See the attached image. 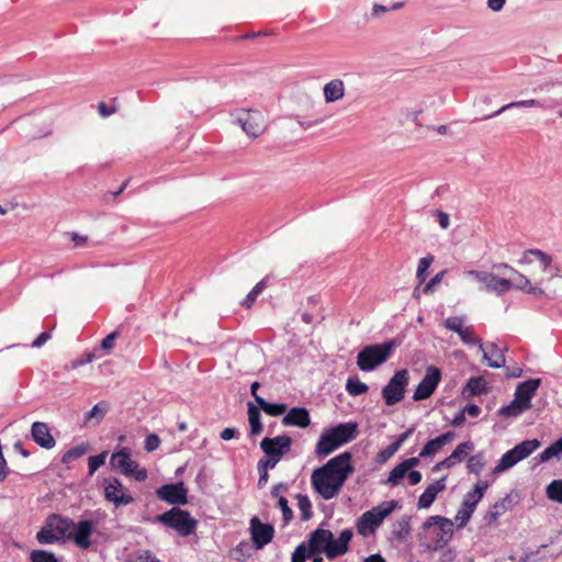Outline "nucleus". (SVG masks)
Returning a JSON list of instances; mask_svg holds the SVG:
<instances>
[{
  "label": "nucleus",
  "instance_id": "obj_48",
  "mask_svg": "<svg viewBox=\"0 0 562 562\" xmlns=\"http://www.w3.org/2000/svg\"><path fill=\"white\" fill-rule=\"evenodd\" d=\"M281 459L279 458H274L272 456H265L263 458H261L258 463H257V469L258 470H265V471H269V469H273L278 462L280 461Z\"/></svg>",
  "mask_w": 562,
  "mask_h": 562
},
{
  "label": "nucleus",
  "instance_id": "obj_43",
  "mask_svg": "<svg viewBox=\"0 0 562 562\" xmlns=\"http://www.w3.org/2000/svg\"><path fill=\"white\" fill-rule=\"evenodd\" d=\"M87 451H88V448L86 446H83V445L76 446V447L71 448L70 450H68L63 456V462H69V461L79 459L80 457L86 454Z\"/></svg>",
  "mask_w": 562,
  "mask_h": 562
},
{
  "label": "nucleus",
  "instance_id": "obj_49",
  "mask_svg": "<svg viewBox=\"0 0 562 562\" xmlns=\"http://www.w3.org/2000/svg\"><path fill=\"white\" fill-rule=\"evenodd\" d=\"M472 514H473L472 509H468L462 506V508L459 509L456 515V521L458 522V528H463L470 520Z\"/></svg>",
  "mask_w": 562,
  "mask_h": 562
},
{
  "label": "nucleus",
  "instance_id": "obj_12",
  "mask_svg": "<svg viewBox=\"0 0 562 562\" xmlns=\"http://www.w3.org/2000/svg\"><path fill=\"white\" fill-rule=\"evenodd\" d=\"M409 375L406 369L398 370L382 390V397L387 406L395 405L404 397Z\"/></svg>",
  "mask_w": 562,
  "mask_h": 562
},
{
  "label": "nucleus",
  "instance_id": "obj_11",
  "mask_svg": "<svg viewBox=\"0 0 562 562\" xmlns=\"http://www.w3.org/2000/svg\"><path fill=\"white\" fill-rule=\"evenodd\" d=\"M110 464L125 476L133 477L138 482H143L147 479V470L140 468L139 464L131 458V453L126 448L114 452L111 456Z\"/></svg>",
  "mask_w": 562,
  "mask_h": 562
},
{
  "label": "nucleus",
  "instance_id": "obj_10",
  "mask_svg": "<svg viewBox=\"0 0 562 562\" xmlns=\"http://www.w3.org/2000/svg\"><path fill=\"white\" fill-rule=\"evenodd\" d=\"M234 122L251 138H257L267 128L265 116L257 110H237L234 114Z\"/></svg>",
  "mask_w": 562,
  "mask_h": 562
},
{
  "label": "nucleus",
  "instance_id": "obj_34",
  "mask_svg": "<svg viewBox=\"0 0 562 562\" xmlns=\"http://www.w3.org/2000/svg\"><path fill=\"white\" fill-rule=\"evenodd\" d=\"M109 405L106 402H100L95 404L86 416V422L95 419L94 424H99L108 412Z\"/></svg>",
  "mask_w": 562,
  "mask_h": 562
},
{
  "label": "nucleus",
  "instance_id": "obj_58",
  "mask_svg": "<svg viewBox=\"0 0 562 562\" xmlns=\"http://www.w3.org/2000/svg\"><path fill=\"white\" fill-rule=\"evenodd\" d=\"M70 238L74 241V247H83L88 240L87 236H81L77 233H71Z\"/></svg>",
  "mask_w": 562,
  "mask_h": 562
},
{
  "label": "nucleus",
  "instance_id": "obj_27",
  "mask_svg": "<svg viewBox=\"0 0 562 562\" xmlns=\"http://www.w3.org/2000/svg\"><path fill=\"white\" fill-rule=\"evenodd\" d=\"M345 91L346 87L341 79H331L323 88L324 100L326 103L337 102L345 97Z\"/></svg>",
  "mask_w": 562,
  "mask_h": 562
},
{
  "label": "nucleus",
  "instance_id": "obj_57",
  "mask_svg": "<svg viewBox=\"0 0 562 562\" xmlns=\"http://www.w3.org/2000/svg\"><path fill=\"white\" fill-rule=\"evenodd\" d=\"M487 486L488 484L486 481H480L472 491V494H474L479 499H482Z\"/></svg>",
  "mask_w": 562,
  "mask_h": 562
},
{
  "label": "nucleus",
  "instance_id": "obj_4",
  "mask_svg": "<svg viewBox=\"0 0 562 562\" xmlns=\"http://www.w3.org/2000/svg\"><path fill=\"white\" fill-rule=\"evenodd\" d=\"M357 424L344 423L324 431L316 445L315 452L318 457H326L340 446L355 439Z\"/></svg>",
  "mask_w": 562,
  "mask_h": 562
},
{
  "label": "nucleus",
  "instance_id": "obj_18",
  "mask_svg": "<svg viewBox=\"0 0 562 562\" xmlns=\"http://www.w3.org/2000/svg\"><path fill=\"white\" fill-rule=\"evenodd\" d=\"M514 401L499 408L498 414L504 417L517 416L527 409V381L518 384Z\"/></svg>",
  "mask_w": 562,
  "mask_h": 562
},
{
  "label": "nucleus",
  "instance_id": "obj_59",
  "mask_svg": "<svg viewBox=\"0 0 562 562\" xmlns=\"http://www.w3.org/2000/svg\"><path fill=\"white\" fill-rule=\"evenodd\" d=\"M407 476L411 485H416L422 481V473L417 470L408 471Z\"/></svg>",
  "mask_w": 562,
  "mask_h": 562
},
{
  "label": "nucleus",
  "instance_id": "obj_46",
  "mask_svg": "<svg viewBox=\"0 0 562 562\" xmlns=\"http://www.w3.org/2000/svg\"><path fill=\"white\" fill-rule=\"evenodd\" d=\"M116 102H117L116 98L113 99L114 104H112V105H108L105 102H99L98 103V113L102 117H108V116L116 113L119 111V105L116 104Z\"/></svg>",
  "mask_w": 562,
  "mask_h": 562
},
{
  "label": "nucleus",
  "instance_id": "obj_14",
  "mask_svg": "<svg viewBox=\"0 0 562 562\" xmlns=\"http://www.w3.org/2000/svg\"><path fill=\"white\" fill-rule=\"evenodd\" d=\"M440 380L441 371L435 366L427 367L425 376L418 383L413 394V400L417 402L429 398L437 389Z\"/></svg>",
  "mask_w": 562,
  "mask_h": 562
},
{
  "label": "nucleus",
  "instance_id": "obj_50",
  "mask_svg": "<svg viewBox=\"0 0 562 562\" xmlns=\"http://www.w3.org/2000/svg\"><path fill=\"white\" fill-rule=\"evenodd\" d=\"M120 336L119 330H114L110 333L105 338L101 341V347L106 350L108 352L111 351L114 348L115 339Z\"/></svg>",
  "mask_w": 562,
  "mask_h": 562
},
{
  "label": "nucleus",
  "instance_id": "obj_60",
  "mask_svg": "<svg viewBox=\"0 0 562 562\" xmlns=\"http://www.w3.org/2000/svg\"><path fill=\"white\" fill-rule=\"evenodd\" d=\"M288 491V485L285 483L276 484L271 490V495L279 499L282 496L280 493H284Z\"/></svg>",
  "mask_w": 562,
  "mask_h": 562
},
{
  "label": "nucleus",
  "instance_id": "obj_29",
  "mask_svg": "<svg viewBox=\"0 0 562 562\" xmlns=\"http://www.w3.org/2000/svg\"><path fill=\"white\" fill-rule=\"evenodd\" d=\"M248 420L250 425V435L258 436L262 431V424L260 422V407L248 403Z\"/></svg>",
  "mask_w": 562,
  "mask_h": 562
},
{
  "label": "nucleus",
  "instance_id": "obj_16",
  "mask_svg": "<svg viewBox=\"0 0 562 562\" xmlns=\"http://www.w3.org/2000/svg\"><path fill=\"white\" fill-rule=\"evenodd\" d=\"M250 533L254 546L261 549L270 543L274 536V528L270 524H263L258 517L250 519Z\"/></svg>",
  "mask_w": 562,
  "mask_h": 562
},
{
  "label": "nucleus",
  "instance_id": "obj_47",
  "mask_svg": "<svg viewBox=\"0 0 562 562\" xmlns=\"http://www.w3.org/2000/svg\"><path fill=\"white\" fill-rule=\"evenodd\" d=\"M467 386L474 395L481 394L485 391V382L482 378L470 379Z\"/></svg>",
  "mask_w": 562,
  "mask_h": 562
},
{
  "label": "nucleus",
  "instance_id": "obj_6",
  "mask_svg": "<svg viewBox=\"0 0 562 562\" xmlns=\"http://www.w3.org/2000/svg\"><path fill=\"white\" fill-rule=\"evenodd\" d=\"M396 507V501H389L364 512L357 520V532L363 537L373 535L382 521L391 515Z\"/></svg>",
  "mask_w": 562,
  "mask_h": 562
},
{
  "label": "nucleus",
  "instance_id": "obj_55",
  "mask_svg": "<svg viewBox=\"0 0 562 562\" xmlns=\"http://www.w3.org/2000/svg\"><path fill=\"white\" fill-rule=\"evenodd\" d=\"M481 499H479L477 497H475L474 494H472V492H469L464 499H463V503H462V506L468 508V509H472V512H474L477 503L480 502Z\"/></svg>",
  "mask_w": 562,
  "mask_h": 562
},
{
  "label": "nucleus",
  "instance_id": "obj_24",
  "mask_svg": "<svg viewBox=\"0 0 562 562\" xmlns=\"http://www.w3.org/2000/svg\"><path fill=\"white\" fill-rule=\"evenodd\" d=\"M446 480L447 476H442L441 479L437 480L435 483H431L426 487L424 493L418 498L417 505L419 508H429L432 505L437 495L440 492L445 491Z\"/></svg>",
  "mask_w": 562,
  "mask_h": 562
},
{
  "label": "nucleus",
  "instance_id": "obj_35",
  "mask_svg": "<svg viewBox=\"0 0 562 562\" xmlns=\"http://www.w3.org/2000/svg\"><path fill=\"white\" fill-rule=\"evenodd\" d=\"M297 508L301 512V519L303 521L310 520L313 512H312V503L308 498V496L303 494H297Z\"/></svg>",
  "mask_w": 562,
  "mask_h": 562
},
{
  "label": "nucleus",
  "instance_id": "obj_17",
  "mask_svg": "<svg viewBox=\"0 0 562 562\" xmlns=\"http://www.w3.org/2000/svg\"><path fill=\"white\" fill-rule=\"evenodd\" d=\"M156 494L158 498L169 504L186 505L188 503V491L182 482L165 484L156 491Z\"/></svg>",
  "mask_w": 562,
  "mask_h": 562
},
{
  "label": "nucleus",
  "instance_id": "obj_45",
  "mask_svg": "<svg viewBox=\"0 0 562 562\" xmlns=\"http://www.w3.org/2000/svg\"><path fill=\"white\" fill-rule=\"evenodd\" d=\"M406 469L402 463H400L390 472L387 482L392 485H396L406 475Z\"/></svg>",
  "mask_w": 562,
  "mask_h": 562
},
{
  "label": "nucleus",
  "instance_id": "obj_44",
  "mask_svg": "<svg viewBox=\"0 0 562 562\" xmlns=\"http://www.w3.org/2000/svg\"><path fill=\"white\" fill-rule=\"evenodd\" d=\"M432 261H434V256H427V257L419 259L416 277L420 283L425 281V272L430 267Z\"/></svg>",
  "mask_w": 562,
  "mask_h": 562
},
{
  "label": "nucleus",
  "instance_id": "obj_62",
  "mask_svg": "<svg viewBox=\"0 0 562 562\" xmlns=\"http://www.w3.org/2000/svg\"><path fill=\"white\" fill-rule=\"evenodd\" d=\"M419 458L420 457H412L402 462L406 471H411L413 468L417 467L419 464Z\"/></svg>",
  "mask_w": 562,
  "mask_h": 562
},
{
  "label": "nucleus",
  "instance_id": "obj_39",
  "mask_svg": "<svg viewBox=\"0 0 562 562\" xmlns=\"http://www.w3.org/2000/svg\"><path fill=\"white\" fill-rule=\"evenodd\" d=\"M31 562H58L53 552L45 550H33L30 554Z\"/></svg>",
  "mask_w": 562,
  "mask_h": 562
},
{
  "label": "nucleus",
  "instance_id": "obj_22",
  "mask_svg": "<svg viewBox=\"0 0 562 562\" xmlns=\"http://www.w3.org/2000/svg\"><path fill=\"white\" fill-rule=\"evenodd\" d=\"M32 439L44 449H52L56 445V440L50 434V429L46 423L35 422L31 427Z\"/></svg>",
  "mask_w": 562,
  "mask_h": 562
},
{
  "label": "nucleus",
  "instance_id": "obj_37",
  "mask_svg": "<svg viewBox=\"0 0 562 562\" xmlns=\"http://www.w3.org/2000/svg\"><path fill=\"white\" fill-rule=\"evenodd\" d=\"M266 286H267L266 279H262L261 281H259L252 288V290L247 294V296L243 301V305L246 306L247 308L251 307L252 304L256 302L258 295L266 289Z\"/></svg>",
  "mask_w": 562,
  "mask_h": 562
},
{
  "label": "nucleus",
  "instance_id": "obj_15",
  "mask_svg": "<svg viewBox=\"0 0 562 562\" xmlns=\"http://www.w3.org/2000/svg\"><path fill=\"white\" fill-rule=\"evenodd\" d=\"M292 439L286 435L273 438L266 437L260 442V448L267 456L281 459L291 450Z\"/></svg>",
  "mask_w": 562,
  "mask_h": 562
},
{
  "label": "nucleus",
  "instance_id": "obj_38",
  "mask_svg": "<svg viewBox=\"0 0 562 562\" xmlns=\"http://www.w3.org/2000/svg\"><path fill=\"white\" fill-rule=\"evenodd\" d=\"M458 335L465 345H477L480 347V344H482L481 338L475 336L473 326H465Z\"/></svg>",
  "mask_w": 562,
  "mask_h": 562
},
{
  "label": "nucleus",
  "instance_id": "obj_41",
  "mask_svg": "<svg viewBox=\"0 0 562 562\" xmlns=\"http://www.w3.org/2000/svg\"><path fill=\"white\" fill-rule=\"evenodd\" d=\"M443 326L447 329L459 334L465 327L464 326V317H462V316L448 317L447 319H445Z\"/></svg>",
  "mask_w": 562,
  "mask_h": 562
},
{
  "label": "nucleus",
  "instance_id": "obj_33",
  "mask_svg": "<svg viewBox=\"0 0 562 562\" xmlns=\"http://www.w3.org/2000/svg\"><path fill=\"white\" fill-rule=\"evenodd\" d=\"M547 497L558 504H562V479L553 480L546 487Z\"/></svg>",
  "mask_w": 562,
  "mask_h": 562
},
{
  "label": "nucleus",
  "instance_id": "obj_32",
  "mask_svg": "<svg viewBox=\"0 0 562 562\" xmlns=\"http://www.w3.org/2000/svg\"><path fill=\"white\" fill-rule=\"evenodd\" d=\"M258 406L270 416H279L286 412L288 407L282 403H268L263 398H258Z\"/></svg>",
  "mask_w": 562,
  "mask_h": 562
},
{
  "label": "nucleus",
  "instance_id": "obj_53",
  "mask_svg": "<svg viewBox=\"0 0 562 562\" xmlns=\"http://www.w3.org/2000/svg\"><path fill=\"white\" fill-rule=\"evenodd\" d=\"M312 555L306 553L304 546H297L292 554V562H305Z\"/></svg>",
  "mask_w": 562,
  "mask_h": 562
},
{
  "label": "nucleus",
  "instance_id": "obj_42",
  "mask_svg": "<svg viewBox=\"0 0 562 562\" xmlns=\"http://www.w3.org/2000/svg\"><path fill=\"white\" fill-rule=\"evenodd\" d=\"M108 452L103 451L97 456H92L88 460L89 474L93 475L94 472L104 464Z\"/></svg>",
  "mask_w": 562,
  "mask_h": 562
},
{
  "label": "nucleus",
  "instance_id": "obj_36",
  "mask_svg": "<svg viewBox=\"0 0 562 562\" xmlns=\"http://www.w3.org/2000/svg\"><path fill=\"white\" fill-rule=\"evenodd\" d=\"M467 467H468L469 473L480 474V472L485 467L484 453L483 452H479V453L470 457L469 460H468Z\"/></svg>",
  "mask_w": 562,
  "mask_h": 562
},
{
  "label": "nucleus",
  "instance_id": "obj_5",
  "mask_svg": "<svg viewBox=\"0 0 562 562\" xmlns=\"http://www.w3.org/2000/svg\"><path fill=\"white\" fill-rule=\"evenodd\" d=\"M75 522L67 517L57 514L49 515L44 526L36 533V540L41 544H52L63 540L74 528Z\"/></svg>",
  "mask_w": 562,
  "mask_h": 562
},
{
  "label": "nucleus",
  "instance_id": "obj_28",
  "mask_svg": "<svg viewBox=\"0 0 562 562\" xmlns=\"http://www.w3.org/2000/svg\"><path fill=\"white\" fill-rule=\"evenodd\" d=\"M438 526L441 531L440 540L443 542H448L453 533V522L442 516H430L424 524V528L428 529L431 526Z\"/></svg>",
  "mask_w": 562,
  "mask_h": 562
},
{
  "label": "nucleus",
  "instance_id": "obj_52",
  "mask_svg": "<svg viewBox=\"0 0 562 562\" xmlns=\"http://www.w3.org/2000/svg\"><path fill=\"white\" fill-rule=\"evenodd\" d=\"M159 445L160 438L155 434H150L146 437L145 450L148 452L155 451L156 449H158Z\"/></svg>",
  "mask_w": 562,
  "mask_h": 562
},
{
  "label": "nucleus",
  "instance_id": "obj_61",
  "mask_svg": "<svg viewBox=\"0 0 562 562\" xmlns=\"http://www.w3.org/2000/svg\"><path fill=\"white\" fill-rule=\"evenodd\" d=\"M540 384H541V379H539V378L529 379V402L531 401L533 394L536 393V391L538 390Z\"/></svg>",
  "mask_w": 562,
  "mask_h": 562
},
{
  "label": "nucleus",
  "instance_id": "obj_25",
  "mask_svg": "<svg viewBox=\"0 0 562 562\" xmlns=\"http://www.w3.org/2000/svg\"><path fill=\"white\" fill-rule=\"evenodd\" d=\"M282 424L284 426H296L306 428L311 424L310 413L304 407H293L283 417Z\"/></svg>",
  "mask_w": 562,
  "mask_h": 562
},
{
  "label": "nucleus",
  "instance_id": "obj_23",
  "mask_svg": "<svg viewBox=\"0 0 562 562\" xmlns=\"http://www.w3.org/2000/svg\"><path fill=\"white\" fill-rule=\"evenodd\" d=\"M480 351L483 353V359L492 368H501L505 364V356L502 348L494 342H487L485 346L480 344Z\"/></svg>",
  "mask_w": 562,
  "mask_h": 562
},
{
  "label": "nucleus",
  "instance_id": "obj_9",
  "mask_svg": "<svg viewBox=\"0 0 562 562\" xmlns=\"http://www.w3.org/2000/svg\"><path fill=\"white\" fill-rule=\"evenodd\" d=\"M552 257L540 249H529V274L535 284H542L553 278Z\"/></svg>",
  "mask_w": 562,
  "mask_h": 562
},
{
  "label": "nucleus",
  "instance_id": "obj_1",
  "mask_svg": "<svg viewBox=\"0 0 562 562\" xmlns=\"http://www.w3.org/2000/svg\"><path fill=\"white\" fill-rule=\"evenodd\" d=\"M351 458V453L345 451L313 471L312 486L324 499L336 497L347 477L355 471Z\"/></svg>",
  "mask_w": 562,
  "mask_h": 562
},
{
  "label": "nucleus",
  "instance_id": "obj_2",
  "mask_svg": "<svg viewBox=\"0 0 562 562\" xmlns=\"http://www.w3.org/2000/svg\"><path fill=\"white\" fill-rule=\"evenodd\" d=\"M352 537L353 531L351 529H344L335 539L329 529L317 528L310 533L307 542L300 546H304L306 553L311 555L324 553L327 559L334 560L349 551Z\"/></svg>",
  "mask_w": 562,
  "mask_h": 562
},
{
  "label": "nucleus",
  "instance_id": "obj_51",
  "mask_svg": "<svg viewBox=\"0 0 562 562\" xmlns=\"http://www.w3.org/2000/svg\"><path fill=\"white\" fill-rule=\"evenodd\" d=\"M278 505L282 510L283 519L285 521H290L293 518V513L288 505V499L284 496H280L278 501Z\"/></svg>",
  "mask_w": 562,
  "mask_h": 562
},
{
  "label": "nucleus",
  "instance_id": "obj_64",
  "mask_svg": "<svg viewBox=\"0 0 562 562\" xmlns=\"http://www.w3.org/2000/svg\"><path fill=\"white\" fill-rule=\"evenodd\" d=\"M463 412L472 417H476L479 416L481 408L475 404H468L464 406Z\"/></svg>",
  "mask_w": 562,
  "mask_h": 562
},
{
  "label": "nucleus",
  "instance_id": "obj_63",
  "mask_svg": "<svg viewBox=\"0 0 562 562\" xmlns=\"http://www.w3.org/2000/svg\"><path fill=\"white\" fill-rule=\"evenodd\" d=\"M506 0H487V7L494 12H498L503 9Z\"/></svg>",
  "mask_w": 562,
  "mask_h": 562
},
{
  "label": "nucleus",
  "instance_id": "obj_7",
  "mask_svg": "<svg viewBox=\"0 0 562 562\" xmlns=\"http://www.w3.org/2000/svg\"><path fill=\"white\" fill-rule=\"evenodd\" d=\"M393 348V341L366 346L357 356V366L361 371H372L390 358Z\"/></svg>",
  "mask_w": 562,
  "mask_h": 562
},
{
  "label": "nucleus",
  "instance_id": "obj_31",
  "mask_svg": "<svg viewBox=\"0 0 562 562\" xmlns=\"http://www.w3.org/2000/svg\"><path fill=\"white\" fill-rule=\"evenodd\" d=\"M369 386L360 381L358 376L349 378L346 382V391L351 396H358L367 393Z\"/></svg>",
  "mask_w": 562,
  "mask_h": 562
},
{
  "label": "nucleus",
  "instance_id": "obj_3",
  "mask_svg": "<svg viewBox=\"0 0 562 562\" xmlns=\"http://www.w3.org/2000/svg\"><path fill=\"white\" fill-rule=\"evenodd\" d=\"M467 274L481 283V290L495 292L497 294L507 292L514 284L520 286V283L524 279L521 274L507 266L503 267L502 277L491 272L476 270H470L467 272Z\"/></svg>",
  "mask_w": 562,
  "mask_h": 562
},
{
  "label": "nucleus",
  "instance_id": "obj_8",
  "mask_svg": "<svg viewBox=\"0 0 562 562\" xmlns=\"http://www.w3.org/2000/svg\"><path fill=\"white\" fill-rule=\"evenodd\" d=\"M157 520L162 522L165 526L175 529L182 537L192 535L198 525L196 519L191 517L188 510H183L179 507H172L165 512L157 517Z\"/></svg>",
  "mask_w": 562,
  "mask_h": 562
},
{
  "label": "nucleus",
  "instance_id": "obj_20",
  "mask_svg": "<svg viewBox=\"0 0 562 562\" xmlns=\"http://www.w3.org/2000/svg\"><path fill=\"white\" fill-rule=\"evenodd\" d=\"M527 457V440H522L515 448L507 451L499 460L498 464L495 467L494 472L499 473L512 467H514L518 461L525 459Z\"/></svg>",
  "mask_w": 562,
  "mask_h": 562
},
{
  "label": "nucleus",
  "instance_id": "obj_13",
  "mask_svg": "<svg viewBox=\"0 0 562 562\" xmlns=\"http://www.w3.org/2000/svg\"><path fill=\"white\" fill-rule=\"evenodd\" d=\"M104 498L116 508L135 502V498L127 493L126 487L117 477L103 480Z\"/></svg>",
  "mask_w": 562,
  "mask_h": 562
},
{
  "label": "nucleus",
  "instance_id": "obj_40",
  "mask_svg": "<svg viewBox=\"0 0 562 562\" xmlns=\"http://www.w3.org/2000/svg\"><path fill=\"white\" fill-rule=\"evenodd\" d=\"M402 7H403V2H394L390 7L375 3L372 7L371 18H373V19L381 18L383 14L387 13L389 11L398 10Z\"/></svg>",
  "mask_w": 562,
  "mask_h": 562
},
{
  "label": "nucleus",
  "instance_id": "obj_54",
  "mask_svg": "<svg viewBox=\"0 0 562 562\" xmlns=\"http://www.w3.org/2000/svg\"><path fill=\"white\" fill-rule=\"evenodd\" d=\"M526 105H527V101H524V100L522 101H518V102H513V103H509V104H506V105L502 106L501 109H498L497 111H495L491 115H486L484 119H490V117L496 116V115L501 114L502 112L507 111V110L513 109V108H525Z\"/></svg>",
  "mask_w": 562,
  "mask_h": 562
},
{
  "label": "nucleus",
  "instance_id": "obj_30",
  "mask_svg": "<svg viewBox=\"0 0 562 562\" xmlns=\"http://www.w3.org/2000/svg\"><path fill=\"white\" fill-rule=\"evenodd\" d=\"M562 456V437L558 439L555 442L546 448L541 453H539L535 459L538 462H546L551 460L552 458H560Z\"/></svg>",
  "mask_w": 562,
  "mask_h": 562
},
{
  "label": "nucleus",
  "instance_id": "obj_26",
  "mask_svg": "<svg viewBox=\"0 0 562 562\" xmlns=\"http://www.w3.org/2000/svg\"><path fill=\"white\" fill-rule=\"evenodd\" d=\"M454 438V432L447 431L435 439L426 442L419 452L420 458H428L435 456L443 446L451 442Z\"/></svg>",
  "mask_w": 562,
  "mask_h": 562
},
{
  "label": "nucleus",
  "instance_id": "obj_19",
  "mask_svg": "<svg viewBox=\"0 0 562 562\" xmlns=\"http://www.w3.org/2000/svg\"><path fill=\"white\" fill-rule=\"evenodd\" d=\"M473 449L474 443L472 441H464L459 443L449 457L434 465L432 471L437 472L440 471L441 469L452 468L458 462L463 461L469 454V452L472 451Z\"/></svg>",
  "mask_w": 562,
  "mask_h": 562
},
{
  "label": "nucleus",
  "instance_id": "obj_56",
  "mask_svg": "<svg viewBox=\"0 0 562 562\" xmlns=\"http://www.w3.org/2000/svg\"><path fill=\"white\" fill-rule=\"evenodd\" d=\"M50 339V334L48 331H43L37 336V338L32 342V347L40 348L45 345Z\"/></svg>",
  "mask_w": 562,
  "mask_h": 562
},
{
  "label": "nucleus",
  "instance_id": "obj_21",
  "mask_svg": "<svg viewBox=\"0 0 562 562\" xmlns=\"http://www.w3.org/2000/svg\"><path fill=\"white\" fill-rule=\"evenodd\" d=\"M74 527V531H69L67 537L71 539L78 547L88 549L91 546L90 537L93 530V522L91 520H80Z\"/></svg>",
  "mask_w": 562,
  "mask_h": 562
}]
</instances>
